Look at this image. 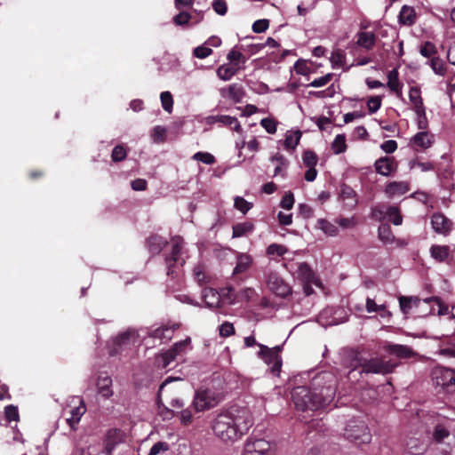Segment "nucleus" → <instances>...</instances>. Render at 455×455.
I'll return each mask as SVG.
<instances>
[{"mask_svg": "<svg viewBox=\"0 0 455 455\" xmlns=\"http://www.w3.org/2000/svg\"><path fill=\"white\" fill-rule=\"evenodd\" d=\"M335 393V377L331 373L323 372L314 378L311 388L297 387L293 388L291 395L295 408L308 413L330 405L334 399Z\"/></svg>", "mask_w": 455, "mask_h": 455, "instance_id": "obj_1", "label": "nucleus"}, {"mask_svg": "<svg viewBox=\"0 0 455 455\" xmlns=\"http://www.w3.org/2000/svg\"><path fill=\"white\" fill-rule=\"evenodd\" d=\"M252 425V419L245 408H230L220 412L213 419L214 435L223 442H235L246 434Z\"/></svg>", "mask_w": 455, "mask_h": 455, "instance_id": "obj_2", "label": "nucleus"}, {"mask_svg": "<svg viewBox=\"0 0 455 455\" xmlns=\"http://www.w3.org/2000/svg\"><path fill=\"white\" fill-rule=\"evenodd\" d=\"M396 365V363L391 361H385L382 358L374 357L370 359H362L358 358L357 355H355L349 367H351L352 370H357L360 368L361 372L384 375L392 372Z\"/></svg>", "mask_w": 455, "mask_h": 455, "instance_id": "obj_3", "label": "nucleus"}, {"mask_svg": "<svg viewBox=\"0 0 455 455\" xmlns=\"http://www.w3.org/2000/svg\"><path fill=\"white\" fill-rule=\"evenodd\" d=\"M428 433L426 427H420L411 430L404 440L405 451L410 455H423L428 448Z\"/></svg>", "mask_w": 455, "mask_h": 455, "instance_id": "obj_4", "label": "nucleus"}, {"mask_svg": "<svg viewBox=\"0 0 455 455\" xmlns=\"http://www.w3.org/2000/svg\"><path fill=\"white\" fill-rule=\"evenodd\" d=\"M344 436L357 444L369 443L371 435L365 421L360 418L349 419L344 429Z\"/></svg>", "mask_w": 455, "mask_h": 455, "instance_id": "obj_5", "label": "nucleus"}, {"mask_svg": "<svg viewBox=\"0 0 455 455\" xmlns=\"http://www.w3.org/2000/svg\"><path fill=\"white\" fill-rule=\"evenodd\" d=\"M222 400V395L210 388H200L195 392L191 407L196 412L211 410Z\"/></svg>", "mask_w": 455, "mask_h": 455, "instance_id": "obj_6", "label": "nucleus"}, {"mask_svg": "<svg viewBox=\"0 0 455 455\" xmlns=\"http://www.w3.org/2000/svg\"><path fill=\"white\" fill-rule=\"evenodd\" d=\"M433 384L448 392L455 391V371L443 367H435L431 371Z\"/></svg>", "mask_w": 455, "mask_h": 455, "instance_id": "obj_7", "label": "nucleus"}, {"mask_svg": "<svg viewBox=\"0 0 455 455\" xmlns=\"http://www.w3.org/2000/svg\"><path fill=\"white\" fill-rule=\"evenodd\" d=\"M293 274L304 283V292L306 295H310L313 292L311 284L318 287L321 286L320 281L307 263H299Z\"/></svg>", "mask_w": 455, "mask_h": 455, "instance_id": "obj_8", "label": "nucleus"}, {"mask_svg": "<svg viewBox=\"0 0 455 455\" xmlns=\"http://www.w3.org/2000/svg\"><path fill=\"white\" fill-rule=\"evenodd\" d=\"M372 218L377 220L387 219L394 225L398 226L403 222V217L396 206L380 204L372 209Z\"/></svg>", "mask_w": 455, "mask_h": 455, "instance_id": "obj_9", "label": "nucleus"}, {"mask_svg": "<svg viewBox=\"0 0 455 455\" xmlns=\"http://www.w3.org/2000/svg\"><path fill=\"white\" fill-rule=\"evenodd\" d=\"M172 248L171 255L166 258L167 265V275H172L175 273V268L178 266L182 267L185 260L180 257V253L183 248L184 241L181 237H174L172 240Z\"/></svg>", "mask_w": 455, "mask_h": 455, "instance_id": "obj_10", "label": "nucleus"}, {"mask_svg": "<svg viewBox=\"0 0 455 455\" xmlns=\"http://www.w3.org/2000/svg\"><path fill=\"white\" fill-rule=\"evenodd\" d=\"M271 443L265 439H249L246 441L242 455H273Z\"/></svg>", "mask_w": 455, "mask_h": 455, "instance_id": "obj_11", "label": "nucleus"}, {"mask_svg": "<svg viewBox=\"0 0 455 455\" xmlns=\"http://www.w3.org/2000/svg\"><path fill=\"white\" fill-rule=\"evenodd\" d=\"M267 285L272 292L282 298H285L291 293V286L276 273L268 274Z\"/></svg>", "mask_w": 455, "mask_h": 455, "instance_id": "obj_12", "label": "nucleus"}, {"mask_svg": "<svg viewBox=\"0 0 455 455\" xmlns=\"http://www.w3.org/2000/svg\"><path fill=\"white\" fill-rule=\"evenodd\" d=\"M259 351L258 355L268 365H270L271 371L275 374L278 373L282 367V359L280 355L275 354L274 349L259 344Z\"/></svg>", "mask_w": 455, "mask_h": 455, "instance_id": "obj_13", "label": "nucleus"}, {"mask_svg": "<svg viewBox=\"0 0 455 455\" xmlns=\"http://www.w3.org/2000/svg\"><path fill=\"white\" fill-rule=\"evenodd\" d=\"M179 328L180 324L178 323H168L151 328L148 331V335L155 339H159L162 343H167L172 339L174 331Z\"/></svg>", "mask_w": 455, "mask_h": 455, "instance_id": "obj_14", "label": "nucleus"}, {"mask_svg": "<svg viewBox=\"0 0 455 455\" xmlns=\"http://www.w3.org/2000/svg\"><path fill=\"white\" fill-rule=\"evenodd\" d=\"M205 123L211 125L216 123H220L223 126H227L233 129L237 133L243 132V128L241 127V124L237 118L235 116H230L227 115L209 116L205 118Z\"/></svg>", "mask_w": 455, "mask_h": 455, "instance_id": "obj_15", "label": "nucleus"}, {"mask_svg": "<svg viewBox=\"0 0 455 455\" xmlns=\"http://www.w3.org/2000/svg\"><path fill=\"white\" fill-rule=\"evenodd\" d=\"M431 225L435 232L447 235L452 228V222L443 213H434L431 217Z\"/></svg>", "mask_w": 455, "mask_h": 455, "instance_id": "obj_16", "label": "nucleus"}, {"mask_svg": "<svg viewBox=\"0 0 455 455\" xmlns=\"http://www.w3.org/2000/svg\"><path fill=\"white\" fill-rule=\"evenodd\" d=\"M434 142L433 135L422 131L416 133L410 140V146L419 151L427 149Z\"/></svg>", "mask_w": 455, "mask_h": 455, "instance_id": "obj_17", "label": "nucleus"}, {"mask_svg": "<svg viewBox=\"0 0 455 455\" xmlns=\"http://www.w3.org/2000/svg\"><path fill=\"white\" fill-rule=\"evenodd\" d=\"M376 172L382 176H389L397 169V163L393 157H380L374 163Z\"/></svg>", "mask_w": 455, "mask_h": 455, "instance_id": "obj_18", "label": "nucleus"}, {"mask_svg": "<svg viewBox=\"0 0 455 455\" xmlns=\"http://www.w3.org/2000/svg\"><path fill=\"white\" fill-rule=\"evenodd\" d=\"M409 189V183L406 181H392L386 186L385 193L387 197L393 198L404 195Z\"/></svg>", "mask_w": 455, "mask_h": 455, "instance_id": "obj_19", "label": "nucleus"}, {"mask_svg": "<svg viewBox=\"0 0 455 455\" xmlns=\"http://www.w3.org/2000/svg\"><path fill=\"white\" fill-rule=\"evenodd\" d=\"M386 350L399 358H411L417 355V353L414 352L411 347L406 345L389 343L386 346Z\"/></svg>", "mask_w": 455, "mask_h": 455, "instance_id": "obj_20", "label": "nucleus"}, {"mask_svg": "<svg viewBox=\"0 0 455 455\" xmlns=\"http://www.w3.org/2000/svg\"><path fill=\"white\" fill-rule=\"evenodd\" d=\"M78 400V405L74 407L70 411V417L66 419L67 423L72 429H76V425L81 419V417L85 412V405L84 403V401L80 398Z\"/></svg>", "mask_w": 455, "mask_h": 455, "instance_id": "obj_21", "label": "nucleus"}, {"mask_svg": "<svg viewBox=\"0 0 455 455\" xmlns=\"http://www.w3.org/2000/svg\"><path fill=\"white\" fill-rule=\"evenodd\" d=\"M221 94L224 97H228L234 102L238 103L243 100L244 96V91L241 85L233 84H230L227 89H222Z\"/></svg>", "mask_w": 455, "mask_h": 455, "instance_id": "obj_22", "label": "nucleus"}, {"mask_svg": "<svg viewBox=\"0 0 455 455\" xmlns=\"http://www.w3.org/2000/svg\"><path fill=\"white\" fill-rule=\"evenodd\" d=\"M137 341V333L135 331H127L119 334L114 339V343L119 348L134 344Z\"/></svg>", "mask_w": 455, "mask_h": 455, "instance_id": "obj_23", "label": "nucleus"}, {"mask_svg": "<svg viewBox=\"0 0 455 455\" xmlns=\"http://www.w3.org/2000/svg\"><path fill=\"white\" fill-rule=\"evenodd\" d=\"M356 44L366 50L373 48L376 43V36L372 32H359L356 35Z\"/></svg>", "mask_w": 455, "mask_h": 455, "instance_id": "obj_24", "label": "nucleus"}, {"mask_svg": "<svg viewBox=\"0 0 455 455\" xmlns=\"http://www.w3.org/2000/svg\"><path fill=\"white\" fill-rule=\"evenodd\" d=\"M202 296L205 304L210 307H216L220 303V296L214 289L204 288L202 291Z\"/></svg>", "mask_w": 455, "mask_h": 455, "instance_id": "obj_25", "label": "nucleus"}, {"mask_svg": "<svg viewBox=\"0 0 455 455\" xmlns=\"http://www.w3.org/2000/svg\"><path fill=\"white\" fill-rule=\"evenodd\" d=\"M366 311L368 313H379L382 318L389 317L391 313L387 309L385 304L378 305L374 299L371 298L366 299Z\"/></svg>", "mask_w": 455, "mask_h": 455, "instance_id": "obj_26", "label": "nucleus"}, {"mask_svg": "<svg viewBox=\"0 0 455 455\" xmlns=\"http://www.w3.org/2000/svg\"><path fill=\"white\" fill-rule=\"evenodd\" d=\"M112 379L108 376L99 377L97 387L98 392L105 398H109L113 395L111 389Z\"/></svg>", "mask_w": 455, "mask_h": 455, "instance_id": "obj_27", "label": "nucleus"}, {"mask_svg": "<svg viewBox=\"0 0 455 455\" xmlns=\"http://www.w3.org/2000/svg\"><path fill=\"white\" fill-rule=\"evenodd\" d=\"M254 229V225L250 221H245L243 223H237L233 226L232 230V237L233 238H239L242 236L248 235L249 234L252 233Z\"/></svg>", "mask_w": 455, "mask_h": 455, "instance_id": "obj_28", "label": "nucleus"}, {"mask_svg": "<svg viewBox=\"0 0 455 455\" xmlns=\"http://www.w3.org/2000/svg\"><path fill=\"white\" fill-rule=\"evenodd\" d=\"M419 303L420 299L418 297L401 296L399 298L400 308L404 315L410 314L413 307L419 306Z\"/></svg>", "mask_w": 455, "mask_h": 455, "instance_id": "obj_29", "label": "nucleus"}, {"mask_svg": "<svg viewBox=\"0 0 455 455\" xmlns=\"http://www.w3.org/2000/svg\"><path fill=\"white\" fill-rule=\"evenodd\" d=\"M252 263V259L250 255L240 253L237 256L236 266L234 268L233 274L238 275L247 271Z\"/></svg>", "mask_w": 455, "mask_h": 455, "instance_id": "obj_30", "label": "nucleus"}, {"mask_svg": "<svg viewBox=\"0 0 455 455\" xmlns=\"http://www.w3.org/2000/svg\"><path fill=\"white\" fill-rule=\"evenodd\" d=\"M239 70V67H235L230 64H224L218 68L217 76L223 81L230 80Z\"/></svg>", "mask_w": 455, "mask_h": 455, "instance_id": "obj_31", "label": "nucleus"}, {"mask_svg": "<svg viewBox=\"0 0 455 455\" xmlns=\"http://www.w3.org/2000/svg\"><path fill=\"white\" fill-rule=\"evenodd\" d=\"M430 254L433 259L437 261H443L450 255V247L447 245H432Z\"/></svg>", "mask_w": 455, "mask_h": 455, "instance_id": "obj_32", "label": "nucleus"}, {"mask_svg": "<svg viewBox=\"0 0 455 455\" xmlns=\"http://www.w3.org/2000/svg\"><path fill=\"white\" fill-rule=\"evenodd\" d=\"M409 100L412 105L413 110H418L425 108L423 104V100L421 97L420 89L418 87H411L409 92Z\"/></svg>", "mask_w": 455, "mask_h": 455, "instance_id": "obj_33", "label": "nucleus"}, {"mask_svg": "<svg viewBox=\"0 0 455 455\" xmlns=\"http://www.w3.org/2000/svg\"><path fill=\"white\" fill-rule=\"evenodd\" d=\"M450 435V430H449V427L443 424V423H438L435 427V429L433 431V434H432V439L435 442V443H442L443 442L447 437H449Z\"/></svg>", "mask_w": 455, "mask_h": 455, "instance_id": "obj_34", "label": "nucleus"}, {"mask_svg": "<svg viewBox=\"0 0 455 455\" xmlns=\"http://www.w3.org/2000/svg\"><path fill=\"white\" fill-rule=\"evenodd\" d=\"M415 20V12L413 8L403 6L399 14V21L403 25H411Z\"/></svg>", "mask_w": 455, "mask_h": 455, "instance_id": "obj_35", "label": "nucleus"}, {"mask_svg": "<svg viewBox=\"0 0 455 455\" xmlns=\"http://www.w3.org/2000/svg\"><path fill=\"white\" fill-rule=\"evenodd\" d=\"M301 138L299 131L287 132L284 139V147L286 149L293 150L299 144Z\"/></svg>", "mask_w": 455, "mask_h": 455, "instance_id": "obj_36", "label": "nucleus"}, {"mask_svg": "<svg viewBox=\"0 0 455 455\" xmlns=\"http://www.w3.org/2000/svg\"><path fill=\"white\" fill-rule=\"evenodd\" d=\"M147 243L148 250L153 254L159 253L166 243L165 240L158 235L151 236Z\"/></svg>", "mask_w": 455, "mask_h": 455, "instance_id": "obj_37", "label": "nucleus"}, {"mask_svg": "<svg viewBox=\"0 0 455 455\" xmlns=\"http://www.w3.org/2000/svg\"><path fill=\"white\" fill-rule=\"evenodd\" d=\"M175 359L176 357L173 355V352L167 350L164 353L156 356V365L157 368L164 369L168 367L170 363Z\"/></svg>", "mask_w": 455, "mask_h": 455, "instance_id": "obj_38", "label": "nucleus"}, {"mask_svg": "<svg viewBox=\"0 0 455 455\" xmlns=\"http://www.w3.org/2000/svg\"><path fill=\"white\" fill-rule=\"evenodd\" d=\"M288 252L286 246L279 243H271L267 246L266 253L268 257L275 259V257L283 256Z\"/></svg>", "mask_w": 455, "mask_h": 455, "instance_id": "obj_39", "label": "nucleus"}, {"mask_svg": "<svg viewBox=\"0 0 455 455\" xmlns=\"http://www.w3.org/2000/svg\"><path fill=\"white\" fill-rule=\"evenodd\" d=\"M317 226L324 234L328 235L335 236L338 235V228L324 219H319L317 220Z\"/></svg>", "mask_w": 455, "mask_h": 455, "instance_id": "obj_40", "label": "nucleus"}, {"mask_svg": "<svg viewBox=\"0 0 455 455\" xmlns=\"http://www.w3.org/2000/svg\"><path fill=\"white\" fill-rule=\"evenodd\" d=\"M355 192L349 187H343L341 189L340 196L344 201H347L346 204L349 207H354L357 200L355 198Z\"/></svg>", "mask_w": 455, "mask_h": 455, "instance_id": "obj_41", "label": "nucleus"}, {"mask_svg": "<svg viewBox=\"0 0 455 455\" xmlns=\"http://www.w3.org/2000/svg\"><path fill=\"white\" fill-rule=\"evenodd\" d=\"M379 238L385 243H392L394 242V235L391 232V228L387 224H382L378 229Z\"/></svg>", "mask_w": 455, "mask_h": 455, "instance_id": "obj_42", "label": "nucleus"}, {"mask_svg": "<svg viewBox=\"0 0 455 455\" xmlns=\"http://www.w3.org/2000/svg\"><path fill=\"white\" fill-rule=\"evenodd\" d=\"M193 275L198 284L203 285L210 281V277L207 275L205 268L202 265H197L193 269Z\"/></svg>", "mask_w": 455, "mask_h": 455, "instance_id": "obj_43", "label": "nucleus"}, {"mask_svg": "<svg viewBox=\"0 0 455 455\" xmlns=\"http://www.w3.org/2000/svg\"><path fill=\"white\" fill-rule=\"evenodd\" d=\"M252 203L246 201L242 196H235L234 199V207L243 214H246L252 208Z\"/></svg>", "mask_w": 455, "mask_h": 455, "instance_id": "obj_44", "label": "nucleus"}, {"mask_svg": "<svg viewBox=\"0 0 455 455\" xmlns=\"http://www.w3.org/2000/svg\"><path fill=\"white\" fill-rule=\"evenodd\" d=\"M347 148L346 137L343 134H338L331 143V149L335 154L343 153Z\"/></svg>", "mask_w": 455, "mask_h": 455, "instance_id": "obj_45", "label": "nucleus"}, {"mask_svg": "<svg viewBox=\"0 0 455 455\" xmlns=\"http://www.w3.org/2000/svg\"><path fill=\"white\" fill-rule=\"evenodd\" d=\"M160 100L164 110L167 113H172L173 108V98L170 92H163L160 94Z\"/></svg>", "mask_w": 455, "mask_h": 455, "instance_id": "obj_46", "label": "nucleus"}, {"mask_svg": "<svg viewBox=\"0 0 455 455\" xmlns=\"http://www.w3.org/2000/svg\"><path fill=\"white\" fill-rule=\"evenodd\" d=\"M345 54L341 50H334L332 51L330 60L332 64V67H344L345 66Z\"/></svg>", "mask_w": 455, "mask_h": 455, "instance_id": "obj_47", "label": "nucleus"}, {"mask_svg": "<svg viewBox=\"0 0 455 455\" xmlns=\"http://www.w3.org/2000/svg\"><path fill=\"white\" fill-rule=\"evenodd\" d=\"M192 159L202 162V163H204L205 164H209V165L213 164L216 162V159L213 155H212L211 153H208V152H201V151L194 154L192 156Z\"/></svg>", "mask_w": 455, "mask_h": 455, "instance_id": "obj_48", "label": "nucleus"}, {"mask_svg": "<svg viewBox=\"0 0 455 455\" xmlns=\"http://www.w3.org/2000/svg\"><path fill=\"white\" fill-rule=\"evenodd\" d=\"M190 338H187L182 341L176 342L172 348L169 349L170 352H173V355L177 357L179 355L186 352L187 348L190 344Z\"/></svg>", "mask_w": 455, "mask_h": 455, "instance_id": "obj_49", "label": "nucleus"}, {"mask_svg": "<svg viewBox=\"0 0 455 455\" xmlns=\"http://www.w3.org/2000/svg\"><path fill=\"white\" fill-rule=\"evenodd\" d=\"M302 161L306 167L311 168L315 167L318 158L315 152L311 150H306L303 153Z\"/></svg>", "mask_w": 455, "mask_h": 455, "instance_id": "obj_50", "label": "nucleus"}, {"mask_svg": "<svg viewBox=\"0 0 455 455\" xmlns=\"http://www.w3.org/2000/svg\"><path fill=\"white\" fill-rule=\"evenodd\" d=\"M435 354L446 358H455V345L440 346Z\"/></svg>", "mask_w": 455, "mask_h": 455, "instance_id": "obj_51", "label": "nucleus"}, {"mask_svg": "<svg viewBox=\"0 0 455 455\" xmlns=\"http://www.w3.org/2000/svg\"><path fill=\"white\" fill-rule=\"evenodd\" d=\"M260 125L269 134H275L276 132L277 122L273 118L267 117V118L261 119Z\"/></svg>", "mask_w": 455, "mask_h": 455, "instance_id": "obj_52", "label": "nucleus"}, {"mask_svg": "<svg viewBox=\"0 0 455 455\" xmlns=\"http://www.w3.org/2000/svg\"><path fill=\"white\" fill-rule=\"evenodd\" d=\"M382 99L380 96H371L367 100V108L370 114L376 113L381 107Z\"/></svg>", "mask_w": 455, "mask_h": 455, "instance_id": "obj_53", "label": "nucleus"}, {"mask_svg": "<svg viewBox=\"0 0 455 455\" xmlns=\"http://www.w3.org/2000/svg\"><path fill=\"white\" fill-rule=\"evenodd\" d=\"M228 60L233 62V66L238 67L240 62L244 63L246 59L245 57L238 51L231 50L228 54Z\"/></svg>", "mask_w": 455, "mask_h": 455, "instance_id": "obj_54", "label": "nucleus"}, {"mask_svg": "<svg viewBox=\"0 0 455 455\" xmlns=\"http://www.w3.org/2000/svg\"><path fill=\"white\" fill-rule=\"evenodd\" d=\"M192 407L183 409L180 412V420L182 425L188 426L193 421Z\"/></svg>", "mask_w": 455, "mask_h": 455, "instance_id": "obj_55", "label": "nucleus"}, {"mask_svg": "<svg viewBox=\"0 0 455 455\" xmlns=\"http://www.w3.org/2000/svg\"><path fill=\"white\" fill-rule=\"evenodd\" d=\"M192 16L187 12H180L177 15L173 17V22L177 26H184L188 24L189 20H191Z\"/></svg>", "mask_w": 455, "mask_h": 455, "instance_id": "obj_56", "label": "nucleus"}, {"mask_svg": "<svg viewBox=\"0 0 455 455\" xmlns=\"http://www.w3.org/2000/svg\"><path fill=\"white\" fill-rule=\"evenodd\" d=\"M415 113L417 115L418 128L420 130H425L427 126V119L425 108L415 110Z\"/></svg>", "mask_w": 455, "mask_h": 455, "instance_id": "obj_57", "label": "nucleus"}, {"mask_svg": "<svg viewBox=\"0 0 455 455\" xmlns=\"http://www.w3.org/2000/svg\"><path fill=\"white\" fill-rule=\"evenodd\" d=\"M212 5L214 12L220 16L225 15L228 12V5L225 0H213Z\"/></svg>", "mask_w": 455, "mask_h": 455, "instance_id": "obj_58", "label": "nucleus"}, {"mask_svg": "<svg viewBox=\"0 0 455 455\" xmlns=\"http://www.w3.org/2000/svg\"><path fill=\"white\" fill-rule=\"evenodd\" d=\"M332 74L329 73L321 77L314 79L308 86L318 88L326 85L331 79Z\"/></svg>", "mask_w": 455, "mask_h": 455, "instance_id": "obj_59", "label": "nucleus"}, {"mask_svg": "<svg viewBox=\"0 0 455 455\" xmlns=\"http://www.w3.org/2000/svg\"><path fill=\"white\" fill-rule=\"evenodd\" d=\"M431 68L434 70V72L437 75H444L445 68L443 61L439 58H433L431 60Z\"/></svg>", "mask_w": 455, "mask_h": 455, "instance_id": "obj_60", "label": "nucleus"}, {"mask_svg": "<svg viewBox=\"0 0 455 455\" xmlns=\"http://www.w3.org/2000/svg\"><path fill=\"white\" fill-rule=\"evenodd\" d=\"M126 150L123 146H116L112 151L111 157L114 162H119L124 160L126 157Z\"/></svg>", "mask_w": 455, "mask_h": 455, "instance_id": "obj_61", "label": "nucleus"}, {"mask_svg": "<svg viewBox=\"0 0 455 455\" xmlns=\"http://www.w3.org/2000/svg\"><path fill=\"white\" fill-rule=\"evenodd\" d=\"M194 56L198 59H204L212 53V50L204 45L197 46L194 49Z\"/></svg>", "mask_w": 455, "mask_h": 455, "instance_id": "obj_62", "label": "nucleus"}, {"mask_svg": "<svg viewBox=\"0 0 455 455\" xmlns=\"http://www.w3.org/2000/svg\"><path fill=\"white\" fill-rule=\"evenodd\" d=\"M420 54L424 57L429 58L433 56L435 52V46L434 44L430 42H426L421 47H420Z\"/></svg>", "mask_w": 455, "mask_h": 455, "instance_id": "obj_63", "label": "nucleus"}, {"mask_svg": "<svg viewBox=\"0 0 455 455\" xmlns=\"http://www.w3.org/2000/svg\"><path fill=\"white\" fill-rule=\"evenodd\" d=\"M293 204H294V196H293V194L289 191L283 196V198L280 202V205L283 209L291 210L293 207Z\"/></svg>", "mask_w": 455, "mask_h": 455, "instance_id": "obj_64", "label": "nucleus"}]
</instances>
